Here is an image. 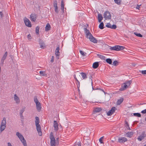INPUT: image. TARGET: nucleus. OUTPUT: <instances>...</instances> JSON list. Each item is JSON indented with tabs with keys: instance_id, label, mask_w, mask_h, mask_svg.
Returning <instances> with one entry per match:
<instances>
[{
	"instance_id": "1",
	"label": "nucleus",
	"mask_w": 146,
	"mask_h": 146,
	"mask_svg": "<svg viewBox=\"0 0 146 146\" xmlns=\"http://www.w3.org/2000/svg\"><path fill=\"white\" fill-rule=\"evenodd\" d=\"M50 139L51 146H56V145L58 144V141H56L55 138L53 136L52 132H51L50 133Z\"/></svg>"
},
{
	"instance_id": "2",
	"label": "nucleus",
	"mask_w": 146,
	"mask_h": 146,
	"mask_svg": "<svg viewBox=\"0 0 146 146\" xmlns=\"http://www.w3.org/2000/svg\"><path fill=\"white\" fill-rule=\"evenodd\" d=\"M16 135L20 139L24 146H27L26 141L22 135L17 132L16 133Z\"/></svg>"
},
{
	"instance_id": "3",
	"label": "nucleus",
	"mask_w": 146,
	"mask_h": 146,
	"mask_svg": "<svg viewBox=\"0 0 146 146\" xmlns=\"http://www.w3.org/2000/svg\"><path fill=\"white\" fill-rule=\"evenodd\" d=\"M34 102L36 104V108L38 111H40L41 109V105L40 103L38 101L36 96L34 98Z\"/></svg>"
},
{
	"instance_id": "4",
	"label": "nucleus",
	"mask_w": 146,
	"mask_h": 146,
	"mask_svg": "<svg viewBox=\"0 0 146 146\" xmlns=\"http://www.w3.org/2000/svg\"><path fill=\"white\" fill-rule=\"evenodd\" d=\"M124 48V47L119 45H116L113 47H110V49L111 50L116 51L122 50Z\"/></svg>"
},
{
	"instance_id": "5",
	"label": "nucleus",
	"mask_w": 146,
	"mask_h": 146,
	"mask_svg": "<svg viewBox=\"0 0 146 146\" xmlns=\"http://www.w3.org/2000/svg\"><path fill=\"white\" fill-rule=\"evenodd\" d=\"M104 16L106 20L110 19H111V14L108 11H106L105 12Z\"/></svg>"
},
{
	"instance_id": "6",
	"label": "nucleus",
	"mask_w": 146,
	"mask_h": 146,
	"mask_svg": "<svg viewBox=\"0 0 146 146\" xmlns=\"http://www.w3.org/2000/svg\"><path fill=\"white\" fill-rule=\"evenodd\" d=\"M145 137H146V134L145 133V132L143 131L142 132L141 135L138 137L137 139L139 141H141Z\"/></svg>"
},
{
	"instance_id": "7",
	"label": "nucleus",
	"mask_w": 146,
	"mask_h": 146,
	"mask_svg": "<svg viewBox=\"0 0 146 146\" xmlns=\"http://www.w3.org/2000/svg\"><path fill=\"white\" fill-rule=\"evenodd\" d=\"M53 6L54 8V10L56 13L59 12L58 8L57 6V1L56 0H54L53 3Z\"/></svg>"
},
{
	"instance_id": "8",
	"label": "nucleus",
	"mask_w": 146,
	"mask_h": 146,
	"mask_svg": "<svg viewBox=\"0 0 146 146\" xmlns=\"http://www.w3.org/2000/svg\"><path fill=\"white\" fill-rule=\"evenodd\" d=\"M117 110L116 108L115 107H112L111 110H109L107 113V115L108 116L111 115L115 112V111Z\"/></svg>"
},
{
	"instance_id": "9",
	"label": "nucleus",
	"mask_w": 146,
	"mask_h": 146,
	"mask_svg": "<svg viewBox=\"0 0 146 146\" xmlns=\"http://www.w3.org/2000/svg\"><path fill=\"white\" fill-rule=\"evenodd\" d=\"M24 21L26 26L29 27H31V22L28 19L25 18L24 20Z\"/></svg>"
},
{
	"instance_id": "10",
	"label": "nucleus",
	"mask_w": 146,
	"mask_h": 146,
	"mask_svg": "<svg viewBox=\"0 0 146 146\" xmlns=\"http://www.w3.org/2000/svg\"><path fill=\"white\" fill-rule=\"evenodd\" d=\"M87 38H88L89 39L90 41L94 43H97V40L96 39V38L94 37L92 35H91L90 36H89Z\"/></svg>"
},
{
	"instance_id": "11",
	"label": "nucleus",
	"mask_w": 146,
	"mask_h": 146,
	"mask_svg": "<svg viewBox=\"0 0 146 146\" xmlns=\"http://www.w3.org/2000/svg\"><path fill=\"white\" fill-rule=\"evenodd\" d=\"M36 127L37 130L38 132V134L39 135L41 136L42 135V133L41 131L40 126V124L36 125Z\"/></svg>"
},
{
	"instance_id": "12",
	"label": "nucleus",
	"mask_w": 146,
	"mask_h": 146,
	"mask_svg": "<svg viewBox=\"0 0 146 146\" xmlns=\"http://www.w3.org/2000/svg\"><path fill=\"white\" fill-rule=\"evenodd\" d=\"M127 141V139L125 137H119L118 139V142L120 143H123Z\"/></svg>"
},
{
	"instance_id": "13",
	"label": "nucleus",
	"mask_w": 146,
	"mask_h": 146,
	"mask_svg": "<svg viewBox=\"0 0 146 146\" xmlns=\"http://www.w3.org/2000/svg\"><path fill=\"white\" fill-rule=\"evenodd\" d=\"M39 43L40 48H44L46 47V45L44 42L40 39H39Z\"/></svg>"
},
{
	"instance_id": "14",
	"label": "nucleus",
	"mask_w": 146,
	"mask_h": 146,
	"mask_svg": "<svg viewBox=\"0 0 146 146\" xmlns=\"http://www.w3.org/2000/svg\"><path fill=\"white\" fill-rule=\"evenodd\" d=\"M85 33H86V36L87 38L92 35L91 34L90 32L87 29L84 28V29Z\"/></svg>"
},
{
	"instance_id": "15",
	"label": "nucleus",
	"mask_w": 146,
	"mask_h": 146,
	"mask_svg": "<svg viewBox=\"0 0 146 146\" xmlns=\"http://www.w3.org/2000/svg\"><path fill=\"white\" fill-rule=\"evenodd\" d=\"M128 87L126 84L124 83L122 85V88L120 89L119 90L120 91H122L125 90Z\"/></svg>"
},
{
	"instance_id": "16",
	"label": "nucleus",
	"mask_w": 146,
	"mask_h": 146,
	"mask_svg": "<svg viewBox=\"0 0 146 146\" xmlns=\"http://www.w3.org/2000/svg\"><path fill=\"white\" fill-rule=\"evenodd\" d=\"M7 55V52H5V54L3 55V57H2L1 60V63H3L4 60L6 59V57Z\"/></svg>"
},
{
	"instance_id": "17",
	"label": "nucleus",
	"mask_w": 146,
	"mask_h": 146,
	"mask_svg": "<svg viewBox=\"0 0 146 146\" xmlns=\"http://www.w3.org/2000/svg\"><path fill=\"white\" fill-rule=\"evenodd\" d=\"M14 100L15 101L16 103L19 104L20 103V100L19 98L17 96L16 94H15L14 95Z\"/></svg>"
},
{
	"instance_id": "18",
	"label": "nucleus",
	"mask_w": 146,
	"mask_h": 146,
	"mask_svg": "<svg viewBox=\"0 0 146 146\" xmlns=\"http://www.w3.org/2000/svg\"><path fill=\"white\" fill-rule=\"evenodd\" d=\"M59 50H60V48L59 46H58L57 48H56L55 51V54L56 55L57 57L58 56H59L60 54V53L59 52Z\"/></svg>"
},
{
	"instance_id": "19",
	"label": "nucleus",
	"mask_w": 146,
	"mask_h": 146,
	"mask_svg": "<svg viewBox=\"0 0 146 146\" xmlns=\"http://www.w3.org/2000/svg\"><path fill=\"white\" fill-rule=\"evenodd\" d=\"M54 130L56 131L58 130V124L56 121H54Z\"/></svg>"
},
{
	"instance_id": "20",
	"label": "nucleus",
	"mask_w": 146,
	"mask_h": 146,
	"mask_svg": "<svg viewBox=\"0 0 146 146\" xmlns=\"http://www.w3.org/2000/svg\"><path fill=\"white\" fill-rule=\"evenodd\" d=\"M123 98H121L117 100V102L116 104L117 105H120L123 101Z\"/></svg>"
},
{
	"instance_id": "21",
	"label": "nucleus",
	"mask_w": 146,
	"mask_h": 146,
	"mask_svg": "<svg viewBox=\"0 0 146 146\" xmlns=\"http://www.w3.org/2000/svg\"><path fill=\"white\" fill-rule=\"evenodd\" d=\"M92 77L91 76H90V79H91L92 85V88L93 90H100L102 91V92H104H104L103 90L102 89H100V88H97L95 89L94 88H93V86H92V83H92Z\"/></svg>"
},
{
	"instance_id": "22",
	"label": "nucleus",
	"mask_w": 146,
	"mask_h": 146,
	"mask_svg": "<svg viewBox=\"0 0 146 146\" xmlns=\"http://www.w3.org/2000/svg\"><path fill=\"white\" fill-rule=\"evenodd\" d=\"M31 20L35 22L36 19V16L34 14H32L30 16Z\"/></svg>"
},
{
	"instance_id": "23",
	"label": "nucleus",
	"mask_w": 146,
	"mask_h": 146,
	"mask_svg": "<svg viewBox=\"0 0 146 146\" xmlns=\"http://www.w3.org/2000/svg\"><path fill=\"white\" fill-rule=\"evenodd\" d=\"M84 144L83 146H90V142L88 139H86L84 141Z\"/></svg>"
},
{
	"instance_id": "24",
	"label": "nucleus",
	"mask_w": 146,
	"mask_h": 146,
	"mask_svg": "<svg viewBox=\"0 0 146 146\" xmlns=\"http://www.w3.org/2000/svg\"><path fill=\"white\" fill-rule=\"evenodd\" d=\"M133 132H128L126 134L127 137H131L133 135Z\"/></svg>"
},
{
	"instance_id": "25",
	"label": "nucleus",
	"mask_w": 146,
	"mask_h": 146,
	"mask_svg": "<svg viewBox=\"0 0 146 146\" xmlns=\"http://www.w3.org/2000/svg\"><path fill=\"white\" fill-rule=\"evenodd\" d=\"M103 19V17L101 14H99L98 15V22H101Z\"/></svg>"
},
{
	"instance_id": "26",
	"label": "nucleus",
	"mask_w": 146,
	"mask_h": 146,
	"mask_svg": "<svg viewBox=\"0 0 146 146\" xmlns=\"http://www.w3.org/2000/svg\"><path fill=\"white\" fill-rule=\"evenodd\" d=\"M102 111V109L101 108L99 107H97L95 108L94 110L93 111L94 112H99Z\"/></svg>"
},
{
	"instance_id": "27",
	"label": "nucleus",
	"mask_w": 146,
	"mask_h": 146,
	"mask_svg": "<svg viewBox=\"0 0 146 146\" xmlns=\"http://www.w3.org/2000/svg\"><path fill=\"white\" fill-rule=\"evenodd\" d=\"M99 66V63L98 62H95L93 64V68H94L96 69Z\"/></svg>"
},
{
	"instance_id": "28",
	"label": "nucleus",
	"mask_w": 146,
	"mask_h": 146,
	"mask_svg": "<svg viewBox=\"0 0 146 146\" xmlns=\"http://www.w3.org/2000/svg\"><path fill=\"white\" fill-rule=\"evenodd\" d=\"M50 26L49 23H47L45 27V31H48L50 30Z\"/></svg>"
},
{
	"instance_id": "29",
	"label": "nucleus",
	"mask_w": 146,
	"mask_h": 146,
	"mask_svg": "<svg viewBox=\"0 0 146 146\" xmlns=\"http://www.w3.org/2000/svg\"><path fill=\"white\" fill-rule=\"evenodd\" d=\"M80 74L83 79H85L87 78L86 74L84 72L80 73Z\"/></svg>"
},
{
	"instance_id": "30",
	"label": "nucleus",
	"mask_w": 146,
	"mask_h": 146,
	"mask_svg": "<svg viewBox=\"0 0 146 146\" xmlns=\"http://www.w3.org/2000/svg\"><path fill=\"white\" fill-rule=\"evenodd\" d=\"M40 122L39 119L38 117H35V125H37L38 124H39V123Z\"/></svg>"
},
{
	"instance_id": "31",
	"label": "nucleus",
	"mask_w": 146,
	"mask_h": 146,
	"mask_svg": "<svg viewBox=\"0 0 146 146\" xmlns=\"http://www.w3.org/2000/svg\"><path fill=\"white\" fill-rule=\"evenodd\" d=\"M6 119L5 117H3V120L2 121L1 124L2 125H6Z\"/></svg>"
},
{
	"instance_id": "32",
	"label": "nucleus",
	"mask_w": 146,
	"mask_h": 146,
	"mask_svg": "<svg viewBox=\"0 0 146 146\" xmlns=\"http://www.w3.org/2000/svg\"><path fill=\"white\" fill-rule=\"evenodd\" d=\"M61 8L62 11H64V1L63 0L62 1H61Z\"/></svg>"
},
{
	"instance_id": "33",
	"label": "nucleus",
	"mask_w": 146,
	"mask_h": 146,
	"mask_svg": "<svg viewBox=\"0 0 146 146\" xmlns=\"http://www.w3.org/2000/svg\"><path fill=\"white\" fill-rule=\"evenodd\" d=\"M6 127V125L1 124L0 126V130L1 131H3Z\"/></svg>"
},
{
	"instance_id": "34",
	"label": "nucleus",
	"mask_w": 146,
	"mask_h": 146,
	"mask_svg": "<svg viewBox=\"0 0 146 146\" xmlns=\"http://www.w3.org/2000/svg\"><path fill=\"white\" fill-rule=\"evenodd\" d=\"M100 23L99 25V27L101 29H102L104 28V24L103 22H100Z\"/></svg>"
},
{
	"instance_id": "35",
	"label": "nucleus",
	"mask_w": 146,
	"mask_h": 146,
	"mask_svg": "<svg viewBox=\"0 0 146 146\" xmlns=\"http://www.w3.org/2000/svg\"><path fill=\"white\" fill-rule=\"evenodd\" d=\"M106 62L110 64H112V60H111L110 58H107L106 59Z\"/></svg>"
},
{
	"instance_id": "36",
	"label": "nucleus",
	"mask_w": 146,
	"mask_h": 146,
	"mask_svg": "<svg viewBox=\"0 0 146 146\" xmlns=\"http://www.w3.org/2000/svg\"><path fill=\"white\" fill-rule=\"evenodd\" d=\"M131 82L132 81L131 80H129L126 82L125 83L128 86V87H129V86H130Z\"/></svg>"
},
{
	"instance_id": "37",
	"label": "nucleus",
	"mask_w": 146,
	"mask_h": 146,
	"mask_svg": "<svg viewBox=\"0 0 146 146\" xmlns=\"http://www.w3.org/2000/svg\"><path fill=\"white\" fill-rule=\"evenodd\" d=\"M119 62L115 60L113 62L112 64L115 66H117L118 65Z\"/></svg>"
},
{
	"instance_id": "38",
	"label": "nucleus",
	"mask_w": 146,
	"mask_h": 146,
	"mask_svg": "<svg viewBox=\"0 0 146 146\" xmlns=\"http://www.w3.org/2000/svg\"><path fill=\"white\" fill-rule=\"evenodd\" d=\"M134 34L137 36L140 37H142L143 36L141 35L140 33H138L136 32H134Z\"/></svg>"
},
{
	"instance_id": "39",
	"label": "nucleus",
	"mask_w": 146,
	"mask_h": 146,
	"mask_svg": "<svg viewBox=\"0 0 146 146\" xmlns=\"http://www.w3.org/2000/svg\"><path fill=\"white\" fill-rule=\"evenodd\" d=\"M133 115L135 116H136L138 117H141V115L139 113H133Z\"/></svg>"
},
{
	"instance_id": "40",
	"label": "nucleus",
	"mask_w": 146,
	"mask_h": 146,
	"mask_svg": "<svg viewBox=\"0 0 146 146\" xmlns=\"http://www.w3.org/2000/svg\"><path fill=\"white\" fill-rule=\"evenodd\" d=\"M80 54L82 55L83 56H86V53L83 52L82 50H80Z\"/></svg>"
},
{
	"instance_id": "41",
	"label": "nucleus",
	"mask_w": 146,
	"mask_h": 146,
	"mask_svg": "<svg viewBox=\"0 0 146 146\" xmlns=\"http://www.w3.org/2000/svg\"><path fill=\"white\" fill-rule=\"evenodd\" d=\"M125 126L126 127V128L130 130V129L129 127V125L128 124V123L126 121H125Z\"/></svg>"
},
{
	"instance_id": "42",
	"label": "nucleus",
	"mask_w": 146,
	"mask_h": 146,
	"mask_svg": "<svg viewBox=\"0 0 146 146\" xmlns=\"http://www.w3.org/2000/svg\"><path fill=\"white\" fill-rule=\"evenodd\" d=\"M74 78L76 80V82H77L78 83V87H79V86H80V82L77 79V78H76L75 75H74Z\"/></svg>"
},
{
	"instance_id": "43",
	"label": "nucleus",
	"mask_w": 146,
	"mask_h": 146,
	"mask_svg": "<svg viewBox=\"0 0 146 146\" xmlns=\"http://www.w3.org/2000/svg\"><path fill=\"white\" fill-rule=\"evenodd\" d=\"M121 1V0H114L115 3L118 5H119L120 4Z\"/></svg>"
},
{
	"instance_id": "44",
	"label": "nucleus",
	"mask_w": 146,
	"mask_h": 146,
	"mask_svg": "<svg viewBox=\"0 0 146 146\" xmlns=\"http://www.w3.org/2000/svg\"><path fill=\"white\" fill-rule=\"evenodd\" d=\"M24 111V110L23 109L21 110L20 111V116L21 117H23V112Z\"/></svg>"
},
{
	"instance_id": "45",
	"label": "nucleus",
	"mask_w": 146,
	"mask_h": 146,
	"mask_svg": "<svg viewBox=\"0 0 146 146\" xmlns=\"http://www.w3.org/2000/svg\"><path fill=\"white\" fill-rule=\"evenodd\" d=\"M39 28L38 27H37L36 28V32L37 34H38Z\"/></svg>"
},
{
	"instance_id": "46",
	"label": "nucleus",
	"mask_w": 146,
	"mask_h": 146,
	"mask_svg": "<svg viewBox=\"0 0 146 146\" xmlns=\"http://www.w3.org/2000/svg\"><path fill=\"white\" fill-rule=\"evenodd\" d=\"M98 56L101 59L103 60H105V57L101 55H98Z\"/></svg>"
},
{
	"instance_id": "47",
	"label": "nucleus",
	"mask_w": 146,
	"mask_h": 146,
	"mask_svg": "<svg viewBox=\"0 0 146 146\" xmlns=\"http://www.w3.org/2000/svg\"><path fill=\"white\" fill-rule=\"evenodd\" d=\"M40 74L42 76H45L46 75L45 72L44 71H40Z\"/></svg>"
},
{
	"instance_id": "48",
	"label": "nucleus",
	"mask_w": 146,
	"mask_h": 146,
	"mask_svg": "<svg viewBox=\"0 0 146 146\" xmlns=\"http://www.w3.org/2000/svg\"><path fill=\"white\" fill-rule=\"evenodd\" d=\"M117 28V26L116 25H113L112 26H111V29H115Z\"/></svg>"
},
{
	"instance_id": "49",
	"label": "nucleus",
	"mask_w": 146,
	"mask_h": 146,
	"mask_svg": "<svg viewBox=\"0 0 146 146\" xmlns=\"http://www.w3.org/2000/svg\"><path fill=\"white\" fill-rule=\"evenodd\" d=\"M111 24L110 23H109L107 24L106 26L108 28H111Z\"/></svg>"
},
{
	"instance_id": "50",
	"label": "nucleus",
	"mask_w": 146,
	"mask_h": 146,
	"mask_svg": "<svg viewBox=\"0 0 146 146\" xmlns=\"http://www.w3.org/2000/svg\"><path fill=\"white\" fill-rule=\"evenodd\" d=\"M140 72L143 74H146V70H144L140 71Z\"/></svg>"
},
{
	"instance_id": "51",
	"label": "nucleus",
	"mask_w": 146,
	"mask_h": 146,
	"mask_svg": "<svg viewBox=\"0 0 146 146\" xmlns=\"http://www.w3.org/2000/svg\"><path fill=\"white\" fill-rule=\"evenodd\" d=\"M27 38L29 40H31V38L32 37L30 34H29L27 35Z\"/></svg>"
},
{
	"instance_id": "52",
	"label": "nucleus",
	"mask_w": 146,
	"mask_h": 146,
	"mask_svg": "<svg viewBox=\"0 0 146 146\" xmlns=\"http://www.w3.org/2000/svg\"><path fill=\"white\" fill-rule=\"evenodd\" d=\"M75 146H81V142L80 141L77 144H76Z\"/></svg>"
},
{
	"instance_id": "53",
	"label": "nucleus",
	"mask_w": 146,
	"mask_h": 146,
	"mask_svg": "<svg viewBox=\"0 0 146 146\" xmlns=\"http://www.w3.org/2000/svg\"><path fill=\"white\" fill-rule=\"evenodd\" d=\"M103 137H101L100 138V139H99V141L100 143H103V141H102V138Z\"/></svg>"
},
{
	"instance_id": "54",
	"label": "nucleus",
	"mask_w": 146,
	"mask_h": 146,
	"mask_svg": "<svg viewBox=\"0 0 146 146\" xmlns=\"http://www.w3.org/2000/svg\"><path fill=\"white\" fill-rule=\"evenodd\" d=\"M54 60V56H52L51 59V60L50 62H51L52 63L53 62Z\"/></svg>"
},
{
	"instance_id": "55",
	"label": "nucleus",
	"mask_w": 146,
	"mask_h": 146,
	"mask_svg": "<svg viewBox=\"0 0 146 146\" xmlns=\"http://www.w3.org/2000/svg\"><path fill=\"white\" fill-rule=\"evenodd\" d=\"M0 17L1 18L3 17V14L2 12H0Z\"/></svg>"
},
{
	"instance_id": "56",
	"label": "nucleus",
	"mask_w": 146,
	"mask_h": 146,
	"mask_svg": "<svg viewBox=\"0 0 146 146\" xmlns=\"http://www.w3.org/2000/svg\"><path fill=\"white\" fill-rule=\"evenodd\" d=\"M141 113H146V109L142 111H141Z\"/></svg>"
},
{
	"instance_id": "57",
	"label": "nucleus",
	"mask_w": 146,
	"mask_h": 146,
	"mask_svg": "<svg viewBox=\"0 0 146 146\" xmlns=\"http://www.w3.org/2000/svg\"><path fill=\"white\" fill-rule=\"evenodd\" d=\"M141 5H137L136 7V8L137 9H139V8L140 7V6H141Z\"/></svg>"
},
{
	"instance_id": "58",
	"label": "nucleus",
	"mask_w": 146,
	"mask_h": 146,
	"mask_svg": "<svg viewBox=\"0 0 146 146\" xmlns=\"http://www.w3.org/2000/svg\"><path fill=\"white\" fill-rule=\"evenodd\" d=\"M8 146H12L11 144L10 143H7Z\"/></svg>"
},
{
	"instance_id": "59",
	"label": "nucleus",
	"mask_w": 146,
	"mask_h": 146,
	"mask_svg": "<svg viewBox=\"0 0 146 146\" xmlns=\"http://www.w3.org/2000/svg\"><path fill=\"white\" fill-rule=\"evenodd\" d=\"M80 86H79V87H78V85H77V88H78V91L79 92H80V90L79 89Z\"/></svg>"
},
{
	"instance_id": "60",
	"label": "nucleus",
	"mask_w": 146,
	"mask_h": 146,
	"mask_svg": "<svg viewBox=\"0 0 146 146\" xmlns=\"http://www.w3.org/2000/svg\"><path fill=\"white\" fill-rule=\"evenodd\" d=\"M77 85L78 84V83L77 82Z\"/></svg>"
},
{
	"instance_id": "61",
	"label": "nucleus",
	"mask_w": 146,
	"mask_h": 146,
	"mask_svg": "<svg viewBox=\"0 0 146 146\" xmlns=\"http://www.w3.org/2000/svg\"><path fill=\"white\" fill-rule=\"evenodd\" d=\"M143 146H146V144L145 145H144Z\"/></svg>"
},
{
	"instance_id": "62",
	"label": "nucleus",
	"mask_w": 146,
	"mask_h": 146,
	"mask_svg": "<svg viewBox=\"0 0 146 146\" xmlns=\"http://www.w3.org/2000/svg\"><path fill=\"white\" fill-rule=\"evenodd\" d=\"M145 121H146V117L145 118Z\"/></svg>"
}]
</instances>
